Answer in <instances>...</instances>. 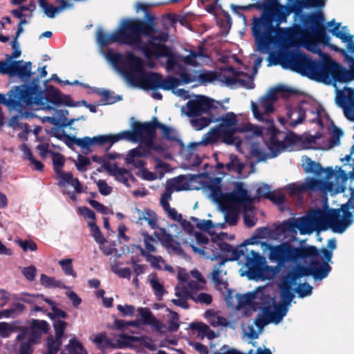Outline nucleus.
Masks as SVG:
<instances>
[{
	"mask_svg": "<svg viewBox=\"0 0 354 354\" xmlns=\"http://www.w3.org/2000/svg\"><path fill=\"white\" fill-rule=\"evenodd\" d=\"M127 53H127L124 56H122L120 53H111L109 55V59L113 64H120V66H117L116 68L122 76V74L120 72V70L127 66V63L125 60V55Z\"/></svg>",
	"mask_w": 354,
	"mask_h": 354,
	"instance_id": "nucleus-53",
	"label": "nucleus"
},
{
	"mask_svg": "<svg viewBox=\"0 0 354 354\" xmlns=\"http://www.w3.org/2000/svg\"><path fill=\"white\" fill-rule=\"evenodd\" d=\"M354 203L348 201L341 209H331L330 228L337 233H343L353 222Z\"/></svg>",
	"mask_w": 354,
	"mask_h": 354,
	"instance_id": "nucleus-15",
	"label": "nucleus"
},
{
	"mask_svg": "<svg viewBox=\"0 0 354 354\" xmlns=\"http://www.w3.org/2000/svg\"><path fill=\"white\" fill-rule=\"evenodd\" d=\"M132 217L133 221L138 224L142 225L145 221L151 229L158 227V216L154 211L150 209L145 208L141 210L135 208L132 212Z\"/></svg>",
	"mask_w": 354,
	"mask_h": 354,
	"instance_id": "nucleus-27",
	"label": "nucleus"
},
{
	"mask_svg": "<svg viewBox=\"0 0 354 354\" xmlns=\"http://www.w3.org/2000/svg\"><path fill=\"white\" fill-rule=\"evenodd\" d=\"M259 9H264V8H269L272 10V18L275 17L277 20V26H279L283 22H286L287 17L289 15L288 12L283 6L269 5L268 3H262L261 5H256Z\"/></svg>",
	"mask_w": 354,
	"mask_h": 354,
	"instance_id": "nucleus-33",
	"label": "nucleus"
},
{
	"mask_svg": "<svg viewBox=\"0 0 354 354\" xmlns=\"http://www.w3.org/2000/svg\"><path fill=\"white\" fill-rule=\"evenodd\" d=\"M148 124L153 128L152 136L151 137L150 142H148V147H153V140L156 137V129H160L162 133V137L165 139L174 141H178V136L176 131L169 127H167L158 121L157 118L153 117Z\"/></svg>",
	"mask_w": 354,
	"mask_h": 354,
	"instance_id": "nucleus-28",
	"label": "nucleus"
},
{
	"mask_svg": "<svg viewBox=\"0 0 354 354\" xmlns=\"http://www.w3.org/2000/svg\"><path fill=\"white\" fill-rule=\"evenodd\" d=\"M270 322H273V321L270 319L269 314H268V313H267L266 308H264L263 309V315L259 316L256 319V320L254 322V324L256 325V326L257 328H259V329H261L266 325H267L268 324H269Z\"/></svg>",
	"mask_w": 354,
	"mask_h": 354,
	"instance_id": "nucleus-63",
	"label": "nucleus"
},
{
	"mask_svg": "<svg viewBox=\"0 0 354 354\" xmlns=\"http://www.w3.org/2000/svg\"><path fill=\"white\" fill-rule=\"evenodd\" d=\"M140 234L142 237L144 248L139 245L136 246V248L139 250L141 256H142V254L157 252V240L145 230L141 231Z\"/></svg>",
	"mask_w": 354,
	"mask_h": 354,
	"instance_id": "nucleus-32",
	"label": "nucleus"
},
{
	"mask_svg": "<svg viewBox=\"0 0 354 354\" xmlns=\"http://www.w3.org/2000/svg\"><path fill=\"white\" fill-rule=\"evenodd\" d=\"M331 138L330 140V145L332 146L338 145L340 143V138L343 136L344 132L343 131L337 127L335 125H333L331 131Z\"/></svg>",
	"mask_w": 354,
	"mask_h": 354,
	"instance_id": "nucleus-59",
	"label": "nucleus"
},
{
	"mask_svg": "<svg viewBox=\"0 0 354 354\" xmlns=\"http://www.w3.org/2000/svg\"><path fill=\"white\" fill-rule=\"evenodd\" d=\"M73 143L77 146L81 147L84 153L91 152V147L95 145H102L106 143V139L104 136H94L93 138H89L85 136L82 138H75Z\"/></svg>",
	"mask_w": 354,
	"mask_h": 354,
	"instance_id": "nucleus-31",
	"label": "nucleus"
},
{
	"mask_svg": "<svg viewBox=\"0 0 354 354\" xmlns=\"http://www.w3.org/2000/svg\"><path fill=\"white\" fill-rule=\"evenodd\" d=\"M149 283L158 300H160L165 294L163 285L158 280L155 275L149 277Z\"/></svg>",
	"mask_w": 354,
	"mask_h": 354,
	"instance_id": "nucleus-48",
	"label": "nucleus"
},
{
	"mask_svg": "<svg viewBox=\"0 0 354 354\" xmlns=\"http://www.w3.org/2000/svg\"><path fill=\"white\" fill-rule=\"evenodd\" d=\"M26 309L24 304L20 303H15L10 308L5 309L4 314L6 318H15L20 315Z\"/></svg>",
	"mask_w": 354,
	"mask_h": 354,
	"instance_id": "nucleus-50",
	"label": "nucleus"
},
{
	"mask_svg": "<svg viewBox=\"0 0 354 354\" xmlns=\"http://www.w3.org/2000/svg\"><path fill=\"white\" fill-rule=\"evenodd\" d=\"M335 104L343 110L345 117L354 122V87L335 88Z\"/></svg>",
	"mask_w": 354,
	"mask_h": 354,
	"instance_id": "nucleus-18",
	"label": "nucleus"
},
{
	"mask_svg": "<svg viewBox=\"0 0 354 354\" xmlns=\"http://www.w3.org/2000/svg\"><path fill=\"white\" fill-rule=\"evenodd\" d=\"M263 251L269 250L268 259L277 262L279 266H285L290 263H297L301 261H310L307 266L298 265L288 272V277L292 281L299 279L302 277L313 276L315 280H322L330 271L327 262H320L319 253L315 246L294 247L287 243L277 245H272L267 243H261Z\"/></svg>",
	"mask_w": 354,
	"mask_h": 354,
	"instance_id": "nucleus-4",
	"label": "nucleus"
},
{
	"mask_svg": "<svg viewBox=\"0 0 354 354\" xmlns=\"http://www.w3.org/2000/svg\"><path fill=\"white\" fill-rule=\"evenodd\" d=\"M308 114L313 115V118L310 119V121L313 123L322 124L321 119L317 112L313 110H308L302 104L295 107H289L287 109L286 118L285 120L286 123L290 127H295L301 124Z\"/></svg>",
	"mask_w": 354,
	"mask_h": 354,
	"instance_id": "nucleus-20",
	"label": "nucleus"
},
{
	"mask_svg": "<svg viewBox=\"0 0 354 354\" xmlns=\"http://www.w3.org/2000/svg\"><path fill=\"white\" fill-rule=\"evenodd\" d=\"M8 96L6 98L4 94L0 93V103L26 118L33 116L31 107L34 104H41V93L37 87H30V85L15 86L8 93Z\"/></svg>",
	"mask_w": 354,
	"mask_h": 354,
	"instance_id": "nucleus-8",
	"label": "nucleus"
},
{
	"mask_svg": "<svg viewBox=\"0 0 354 354\" xmlns=\"http://www.w3.org/2000/svg\"><path fill=\"white\" fill-rule=\"evenodd\" d=\"M327 26L328 28H331L329 31L332 35L339 38L343 42L346 43L348 51L354 54L353 36L349 34L347 27H342L341 24L335 23L334 19L328 22Z\"/></svg>",
	"mask_w": 354,
	"mask_h": 354,
	"instance_id": "nucleus-24",
	"label": "nucleus"
},
{
	"mask_svg": "<svg viewBox=\"0 0 354 354\" xmlns=\"http://www.w3.org/2000/svg\"><path fill=\"white\" fill-rule=\"evenodd\" d=\"M297 282V280H295L294 282L292 281L288 277V273L286 274L280 286V296L281 297L282 302L290 304L292 299L294 298V295L292 291V286H296Z\"/></svg>",
	"mask_w": 354,
	"mask_h": 354,
	"instance_id": "nucleus-35",
	"label": "nucleus"
},
{
	"mask_svg": "<svg viewBox=\"0 0 354 354\" xmlns=\"http://www.w3.org/2000/svg\"><path fill=\"white\" fill-rule=\"evenodd\" d=\"M17 341L21 342L19 346V354H32L33 351L32 346L37 342H32L30 339Z\"/></svg>",
	"mask_w": 354,
	"mask_h": 354,
	"instance_id": "nucleus-62",
	"label": "nucleus"
},
{
	"mask_svg": "<svg viewBox=\"0 0 354 354\" xmlns=\"http://www.w3.org/2000/svg\"><path fill=\"white\" fill-rule=\"evenodd\" d=\"M273 55L286 69H290L318 82L330 84L336 82H350L354 80V57L348 55H345V59L349 64L350 70L339 65L322 51L319 55L325 58L324 62L313 60L303 53L287 50Z\"/></svg>",
	"mask_w": 354,
	"mask_h": 354,
	"instance_id": "nucleus-3",
	"label": "nucleus"
},
{
	"mask_svg": "<svg viewBox=\"0 0 354 354\" xmlns=\"http://www.w3.org/2000/svg\"><path fill=\"white\" fill-rule=\"evenodd\" d=\"M37 84L32 86L30 85V87H37L38 91L41 93V104H42V105L34 104V106L31 107V112L36 109H54L50 104L54 105L65 104L68 106H75L70 96L64 95L57 90H53L50 91L46 97H44V92L41 89L39 85L38 84L39 80H37Z\"/></svg>",
	"mask_w": 354,
	"mask_h": 354,
	"instance_id": "nucleus-16",
	"label": "nucleus"
},
{
	"mask_svg": "<svg viewBox=\"0 0 354 354\" xmlns=\"http://www.w3.org/2000/svg\"><path fill=\"white\" fill-rule=\"evenodd\" d=\"M215 101L202 95L196 96L189 100L185 106V113L189 117H195L207 113L214 106Z\"/></svg>",
	"mask_w": 354,
	"mask_h": 354,
	"instance_id": "nucleus-22",
	"label": "nucleus"
},
{
	"mask_svg": "<svg viewBox=\"0 0 354 354\" xmlns=\"http://www.w3.org/2000/svg\"><path fill=\"white\" fill-rule=\"evenodd\" d=\"M207 57L201 50L198 52L190 50L189 54L183 57L182 60L187 65L198 66L201 65L198 61Z\"/></svg>",
	"mask_w": 354,
	"mask_h": 354,
	"instance_id": "nucleus-40",
	"label": "nucleus"
},
{
	"mask_svg": "<svg viewBox=\"0 0 354 354\" xmlns=\"http://www.w3.org/2000/svg\"><path fill=\"white\" fill-rule=\"evenodd\" d=\"M239 133H245V138L252 140L262 136L263 129L250 122L241 123Z\"/></svg>",
	"mask_w": 354,
	"mask_h": 354,
	"instance_id": "nucleus-37",
	"label": "nucleus"
},
{
	"mask_svg": "<svg viewBox=\"0 0 354 354\" xmlns=\"http://www.w3.org/2000/svg\"><path fill=\"white\" fill-rule=\"evenodd\" d=\"M41 284L46 288H64V286L61 281L56 280L55 278L48 277L45 274L40 276Z\"/></svg>",
	"mask_w": 354,
	"mask_h": 354,
	"instance_id": "nucleus-49",
	"label": "nucleus"
},
{
	"mask_svg": "<svg viewBox=\"0 0 354 354\" xmlns=\"http://www.w3.org/2000/svg\"><path fill=\"white\" fill-rule=\"evenodd\" d=\"M260 292H250L245 294H236L235 296L236 304L234 306L236 309L252 308V311H255L256 305L258 304L257 299L261 298Z\"/></svg>",
	"mask_w": 354,
	"mask_h": 354,
	"instance_id": "nucleus-29",
	"label": "nucleus"
},
{
	"mask_svg": "<svg viewBox=\"0 0 354 354\" xmlns=\"http://www.w3.org/2000/svg\"><path fill=\"white\" fill-rule=\"evenodd\" d=\"M31 68L32 63L30 62L0 61V73L9 75L11 77L17 76L21 80H26L32 76Z\"/></svg>",
	"mask_w": 354,
	"mask_h": 354,
	"instance_id": "nucleus-17",
	"label": "nucleus"
},
{
	"mask_svg": "<svg viewBox=\"0 0 354 354\" xmlns=\"http://www.w3.org/2000/svg\"><path fill=\"white\" fill-rule=\"evenodd\" d=\"M52 155V160L53 163V167L55 173L59 172L62 171V168L64 165L65 159L64 156L55 152H50Z\"/></svg>",
	"mask_w": 354,
	"mask_h": 354,
	"instance_id": "nucleus-58",
	"label": "nucleus"
},
{
	"mask_svg": "<svg viewBox=\"0 0 354 354\" xmlns=\"http://www.w3.org/2000/svg\"><path fill=\"white\" fill-rule=\"evenodd\" d=\"M143 257L145 260L149 262L151 267L156 269H162V264H165V261L160 256L153 255L150 254H142Z\"/></svg>",
	"mask_w": 354,
	"mask_h": 354,
	"instance_id": "nucleus-54",
	"label": "nucleus"
},
{
	"mask_svg": "<svg viewBox=\"0 0 354 354\" xmlns=\"http://www.w3.org/2000/svg\"><path fill=\"white\" fill-rule=\"evenodd\" d=\"M290 304H288L284 302L278 303L274 305V310H271L269 308H266L267 310V313L269 314V317L273 322L278 324L280 322L283 317L286 315L288 310V306Z\"/></svg>",
	"mask_w": 354,
	"mask_h": 354,
	"instance_id": "nucleus-38",
	"label": "nucleus"
},
{
	"mask_svg": "<svg viewBox=\"0 0 354 354\" xmlns=\"http://www.w3.org/2000/svg\"><path fill=\"white\" fill-rule=\"evenodd\" d=\"M59 264L62 268V270L67 275H71L73 277H76V273L73 270V266H72V259H62L59 261Z\"/></svg>",
	"mask_w": 354,
	"mask_h": 354,
	"instance_id": "nucleus-64",
	"label": "nucleus"
},
{
	"mask_svg": "<svg viewBox=\"0 0 354 354\" xmlns=\"http://www.w3.org/2000/svg\"><path fill=\"white\" fill-rule=\"evenodd\" d=\"M189 298L195 303L204 304L207 305L210 304L212 301V295L206 292H201L197 295L191 293Z\"/></svg>",
	"mask_w": 354,
	"mask_h": 354,
	"instance_id": "nucleus-55",
	"label": "nucleus"
},
{
	"mask_svg": "<svg viewBox=\"0 0 354 354\" xmlns=\"http://www.w3.org/2000/svg\"><path fill=\"white\" fill-rule=\"evenodd\" d=\"M302 167L306 173L313 174L315 176H322L324 177V179L321 180L322 181L333 182L335 187H341L342 189L341 192H344L348 180L346 174L336 172L331 167L324 169L319 163L312 160L308 157L303 158Z\"/></svg>",
	"mask_w": 354,
	"mask_h": 354,
	"instance_id": "nucleus-14",
	"label": "nucleus"
},
{
	"mask_svg": "<svg viewBox=\"0 0 354 354\" xmlns=\"http://www.w3.org/2000/svg\"><path fill=\"white\" fill-rule=\"evenodd\" d=\"M66 349L69 354H87L82 344L75 339H70L68 344L66 346Z\"/></svg>",
	"mask_w": 354,
	"mask_h": 354,
	"instance_id": "nucleus-52",
	"label": "nucleus"
},
{
	"mask_svg": "<svg viewBox=\"0 0 354 354\" xmlns=\"http://www.w3.org/2000/svg\"><path fill=\"white\" fill-rule=\"evenodd\" d=\"M62 339L56 336L55 338L53 337H48L47 339L48 351L45 354H57L62 344ZM61 354L64 353H62Z\"/></svg>",
	"mask_w": 354,
	"mask_h": 354,
	"instance_id": "nucleus-46",
	"label": "nucleus"
},
{
	"mask_svg": "<svg viewBox=\"0 0 354 354\" xmlns=\"http://www.w3.org/2000/svg\"><path fill=\"white\" fill-rule=\"evenodd\" d=\"M67 322L57 319L53 321V328L55 333V336L63 338L64 336V331L67 326Z\"/></svg>",
	"mask_w": 354,
	"mask_h": 354,
	"instance_id": "nucleus-61",
	"label": "nucleus"
},
{
	"mask_svg": "<svg viewBox=\"0 0 354 354\" xmlns=\"http://www.w3.org/2000/svg\"><path fill=\"white\" fill-rule=\"evenodd\" d=\"M176 73L180 77V79L177 78L180 81L179 85L182 84H189L195 80V77L192 74L187 73L183 66H182Z\"/></svg>",
	"mask_w": 354,
	"mask_h": 354,
	"instance_id": "nucleus-57",
	"label": "nucleus"
},
{
	"mask_svg": "<svg viewBox=\"0 0 354 354\" xmlns=\"http://www.w3.org/2000/svg\"><path fill=\"white\" fill-rule=\"evenodd\" d=\"M214 122H218V124L211 128L203 136L200 144L208 145L218 141L228 145L236 143V137L234 134L239 133L241 123L239 122L235 113L228 112L216 119Z\"/></svg>",
	"mask_w": 354,
	"mask_h": 354,
	"instance_id": "nucleus-10",
	"label": "nucleus"
},
{
	"mask_svg": "<svg viewBox=\"0 0 354 354\" xmlns=\"http://www.w3.org/2000/svg\"><path fill=\"white\" fill-rule=\"evenodd\" d=\"M153 128L147 122H136L133 124L132 130L120 131L117 134L104 135L106 142L115 143L120 140H127L133 143L140 142L148 147L152 136Z\"/></svg>",
	"mask_w": 354,
	"mask_h": 354,
	"instance_id": "nucleus-12",
	"label": "nucleus"
},
{
	"mask_svg": "<svg viewBox=\"0 0 354 354\" xmlns=\"http://www.w3.org/2000/svg\"><path fill=\"white\" fill-rule=\"evenodd\" d=\"M281 91L280 88H272L261 96L258 102H251V110L254 118L268 125V139L266 145L270 151V158H274L279 153L292 149L297 141L294 134L277 130L274 126V118L272 116L274 112V103L277 100V92Z\"/></svg>",
	"mask_w": 354,
	"mask_h": 354,
	"instance_id": "nucleus-5",
	"label": "nucleus"
},
{
	"mask_svg": "<svg viewBox=\"0 0 354 354\" xmlns=\"http://www.w3.org/2000/svg\"><path fill=\"white\" fill-rule=\"evenodd\" d=\"M243 216L244 224L248 227H252L256 225L257 218L253 213V207L251 205L245 207Z\"/></svg>",
	"mask_w": 354,
	"mask_h": 354,
	"instance_id": "nucleus-47",
	"label": "nucleus"
},
{
	"mask_svg": "<svg viewBox=\"0 0 354 354\" xmlns=\"http://www.w3.org/2000/svg\"><path fill=\"white\" fill-rule=\"evenodd\" d=\"M49 329V324L45 320L32 319L30 321V327L20 328V333L17 336L16 340L30 339L32 342H39L41 335L46 333Z\"/></svg>",
	"mask_w": 354,
	"mask_h": 354,
	"instance_id": "nucleus-19",
	"label": "nucleus"
},
{
	"mask_svg": "<svg viewBox=\"0 0 354 354\" xmlns=\"http://www.w3.org/2000/svg\"><path fill=\"white\" fill-rule=\"evenodd\" d=\"M127 66L120 70L122 77L132 85H136L145 90H171L179 86L180 81L174 77H168L163 80L162 76L156 73L146 72L143 60L128 52L125 55Z\"/></svg>",
	"mask_w": 354,
	"mask_h": 354,
	"instance_id": "nucleus-6",
	"label": "nucleus"
},
{
	"mask_svg": "<svg viewBox=\"0 0 354 354\" xmlns=\"http://www.w3.org/2000/svg\"><path fill=\"white\" fill-rule=\"evenodd\" d=\"M153 147L140 145L130 150L125 158V163L127 165H132L135 168H143L145 162L140 158L149 155Z\"/></svg>",
	"mask_w": 354,
	"mask_h": 354,
	"instance_id": "nucleus-26",
	"label": "nucleus"
},
{
	"mask_svg": "<svg viewBox=\"0 0 354 354\" xmlns=\"http://www.w3.org/2000/svg\"><path fill=\"white\" fill-rule=\"evenodd\" d=\"M196 178L195 175L188 174L178 176L167 180L165 192L162 196H166L167 198H171V194L174 192L189 189L191 181L196 179Z\"/></svg>",
	"mask_w": 354,
	"mask_h": 354,
	"instance_id": "nucleus-23",
	"label": "nucleus"
},
{
	"mask_svg": "<svg viewBox=\"0 0 354 354\" xmlns=\"http://www.w3.org/2000/svg\"><path fill=\"white\" fill-rule=\"evenodd\" d=\"M149 24L140 19H125L121 21L118 29L111 34L99 30L97 39L102 46L118 42L138 49L142 47L141 36L149 35Z\"/></svg>",
	"mask_w": 354,
	"mask_h": 354,
	"instance_id": "nucleus-7",
	"label": "nucleus"
},
{
	"mask_svg": "<svg viewBox=\"0 0 354 354\" xmlns=\"http://www.w3.org/2000/svg\"><path fill=\"white\" fill-rule=\"evenodd\" d=\"M75 164L78 171L84 172L87 170V167L91 165V161L88 158L82 155H78Z\"/></svg>",
	"mask_w": 354,
	"mask_h": 354,
	"instance_id": "nucleus-60",
	"label": "nucleus"
},
{
	"mask_svg": "<svg viewBox=\"0 0 354 354\" xmlns=\"http://www.w3.org/2000/svg\"><path fill=\"white\" fill-rule=\"evenodd\" d=\"M175 295L176 297H178V299H173L171 300L172 303L176 306H180L184 309H188L189 308V305L187 302V300L190 299L189 295H191V293L189 292L188 289L182 288L180 290H177Z\"/></svg>",
	"mask_w": 354,
	"mask_h": 354,
	"instance_id": "nucleus-41",
	"label": "nucleus"
},
{
	"mask_svg": "<svg viewBox=\"0 0 354 354\" xmlns=\"http://www.w3.org/2000/svg\"><path fill=\"white\" fill-rule=\"evenodd\" d=\"M138 313L144 324L149 325L156 330H160L163 328V324L153 316L149 308L140 307L138 309Z\"/></svg>",
	"mask_w": 354,
	"mask_h": 354,
	"instance_id": "nucleus-34",
	"label": "nucleus"
},
{
	"mask_svg": "<svg viewBox=\"0 0 354 354\" xmlns=\"http://www.w3.org/2000/svg\"><path fill=\"white\" fill-rule=\"evenodd\" d=\"M43 300L51 307L53 313H49L47 315L53 321L57 320L59 318H66L68 317V315L64 311L57 308L55 303L53 300L48 298H43Z\"/></svg>",
	"mask_w": 354,
	"mask_h": 354,
	"instance_id": "nucleus-45",
	"label": "nucleus"
},
{
	"mask_svg": "<svg viewBox=\"0 0 354 354\" xmlns=\"http://www.w3.org/2000/svg\"><path fill=\"white\" fill-rule=\"evenodd\" d=\"M181 232H178L175 237L169 234L165 229L159 228L158 232H154V236L160 241L162 245L168 250L177 253L182 252L181 245L190 247L194 253L212 261L229 257L230 261L239 259L241 257H245V266L250 272H258L264 278L271 279L279 272V267L263 265L264 259L258 252L249 250L245 245H241L238 248H233L230 244L221 240L212 239L203 234L196 232L194 237L196 241L189 242L185 238L181 236Z\"/></svg>",
	"mask_w": 354,
	"mask_h": 354,
	"instance_id": "nucleus-2",
	"label": "nucleus"
},
{
	"mask_svg": "<svg viewBox=\"0 0 354 354\" xmlns=\"http://www.w3.org/2000/svg\"><path fill=\"white\" fill-rule=\"evenodd\" d=\"M55 1L58 4L57 7L49 4L46 0H38L39 6L43 9L44 13L49 18H54L56 15L73 7V3H66L60 0Z\"/></svg>",
	"mask_w": 354,
	"mask_h": 354,
	"instance_id": "nucleus-30",
	"label": "nucleus"
},
{
	"mask_svg": "<svg viewBox=\"0 0 354 354\" xmlns=\"http://www.w3.org/2000/svg\"><path fill=\"white\" fill-rule=\"evenodd\" d=\"M243 168V163L236 156H230V161L225 164V169L227 171L234 172L239 175L241 174Z\"/></svg>",
	"mask_w": 354,
	"mask_h": 354,
	"instance_id": "nucleus-43",
	"label": "nucleus"
},
{
	"mask_svg": "<svg viewBox=\"0 0 354 354\" xmlns=\"http://www.w3.org/2000/svg\"><path fill=\"white\" fill-rule=\"evenodd\" d=\"M149 35H144L149 38V44L150 46H143L142 44L141 48L139 49L142 50L145 56L147 59H151L153 57L157 58L167 57V71L176 73L182 65L175 60L170 48L165 44H160L161 42L167 41L168 35L155 28L151 25H149Z\"/></svg>",
	"mask_w": 354,
	"mask_h": 354,
	"instance_id": "nucleus-11",
	"label": "nucleus"
},
{
	"mask_svg": "<svg viewBox=\"0 0 354 354\" xmlns=\"http://www.w3.org/2000/svg\"><path fill=\"white\" fill-rule=\"evenodd\" d=\"M105 169L116 180L120 181L124 185L129 186L128 184L129 178L132 177L131 174L126 169L118 167L115 164H111L105 167Z\"/></svg>",
	"mask_w": 354,
	"mask_h": 354,
	"instance_id": "nucleus-36",
	"label": "nucleus"
},
{
	"mask_svg": "<svg viewBox=\"0 0 354 354\" xmlns=\"http://www.w3.org/2000/svg\"><path fill=\"white\" fill-rule=\"evenodd\" d=\"M212 120L206 117H201L198 118H193L190 120L192 126L196 130L199 131L207 127Z\"/></svg>",
	"mask_w": 354,
	"mask_h": 354,
	"instance_id": "nucleus-56",
	"label": "nucleus"
},
{
	"mask_svg": "<svg viewBox=\"0 0 354 354\" xmlns=\"http://www.w3.org/2000/svg\"><path fill=\"white\" fill-rule=\"evenodd\" d=\"M226 202L232 205L234 208L239 209L241 206L245 207L251 205L252 198L248 191L244 187L241 182H236L233 190L226 194L225 196Z\"/></svg>",
	"mask_w": 354,
	"mask_h": 354,
	"instance_id": "nucleus-21",
	"label": "nucleus"
},
{
	"mask_svg": "<svg viewBox=\"0 0 354 354\" xmlns=\"http://www.w3.org/2000/svg\"><path fill=\"white\" fill-rule=\"evenodd\" d=\"M230 257H225V259H221V261L214 267L213 271L211 274L212 280L217 285L223 284V281L221 279V274L223 272V270H221V267H222L226 261L230 260Z\"/></svg>",
	"mask_w": 354,
	"mask_h": 354,
	"instance_id": "nucleus-51",
	"label": "nucleus"
},
{
	"mask_svg": "<svg viewBox=\"0 0 354 354\" xmlns=\"http://www.w3.org/2000/svg\"><path fill=\"white\" fill-rule=\"evenodd\" d=\"M250 153L257 158L259 161H266L268 158H270V152H266L259 143L251 142L250 144Z\"/></svg>",
	"mask_w": 354,
	"mask_h": 354,
	"instance_id": "nucleus-44",
	"label": "nucleus"
},
{
	"mask_svg": "<svg viewBox=\"0 0 354 354\" xmlns=\"http://www.w3.org/2000/svg\"><path fill=\"white\" fill-rule=\"evenodd\" d=\"M260 17L254 19L252 27V35L255 39L257 50L262 54L269 53V59L272 64L283 66L277 61L273 54L287 50L290 53L298 50H290V47L301 46L310 52L320 55L319 43L327 45L339 51V48L330 44V38L326 34L324 26V16L323 12H317L305 16L302 22L308 29L302 28L299 26L289 28H278L274 32L273 18L272 10L269 8H264Z\"/></svg>",
	"mask_w": 354,
	"mask_h": 354,
	"instance_id": "nucleus-1",
	"label": "nucleus"
},
{
	"mask_svg": "<svg viewBox=\"0 0 354 354\" xmlns=\"http://www.w3.org/2000/svg\"><path fill=\"white\" fill-rule=\"evenodd\" d=\"M199 80L205 83L214 82L218 81L221 82L222 86H232L236 83H240L244 86V81L238 80L235 77H230L225 73L216 72H205L199 75Z\"/></svg>",
	"mask_w": 354,
	"mask_h": 354,
	"instance_id": "nucleus-25",
	"label": "nucleus"
},
{
	"mask_svg": "<svg viewBox=\"0 0 354 354\" xmlns=\"http://www.w3.org/2000/svg\"><path fill=\"white\" fill-rule=\"evenodd\" d=\"M331 209H320L311 211L308 214L297 218H290L281 223L283 230L300 234H310L315 230H326L330 228Z\"/></svg>",
	"mask_w": 354,
	"mask_h": 354,
	"instance_id": "nucleus-9",
	"label": "nucleus"
},
{
	"mask_svg": "<svg viewBox=\"0 0 354 354\" xmlns=\"http://www.w3.org/2000/svg\"><path fill=\"white\" fill-rule=\"evenodd\" d=\"M171 199V198H167L166 196H161L160 203L170 218L176 221H180L182 220V215L178 214L174 208L170 207L169 201Z\"/></svg>",
	"mask_w": 354,
	"mask_h": 354,
	"instance_id": "nucleus-42",
	"label": "nucleus"
},
{
	"mask_svg": "<svg viewBox=\"0 0 354 354\" xmlns=\"http://www.w3.org/2000/svg\"><path fill=\"white\" fill-rule=\"evenodd\" d=\"M286 189L291 196L299 198L307 191H321L331 195L342 191L340 186L335 187L333 182L317 180L313 178H307L304 182L290 183Z\"/></svg>",
	"mask_w": 354,
	"mask_h": 354,
	"instance_id": "nucleus-13",
	"label": "nucleus"
},
{
	"mask_svg": "<svg viewBox=\"0 0 354 354\" xmlns=\"http://www.w3.org/2000/svg\"><path fill=\"white\" fill-rule=\"evenodd\" d=\"M93 341L96 344L97 347L102 349L109 348H122L126 346L125 344L120 342H118V345L116 346L111 342V339L109 338L104 333H100L95 335Z\"/></svg>",
	"mask_w": 354,
	"mask_h": 354,
	"instance_id": "nucleus-39",
	"label": "nucleus"
}]
</instances>
